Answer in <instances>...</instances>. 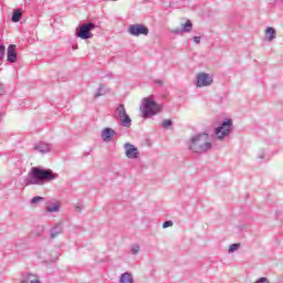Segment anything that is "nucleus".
<instances>
[{"label": "nucleus", "instance_id": "obj_22", "mask_svg": "<svg viewBox=\"0 0 283 283\" xmlns=\"http://www.w3.org/2000/svg\"><path fill=\"white\" fill-rule=\"evenodd\" d=\"M240 249V243H233L229 247V253H233Z\"/></svg>", "mask_w": 283, "mask_h": 283}, {"label": "nucleus", "instance_id": "obj_7", "mask_svg": "<svg viewBox=\"0 0 283 283\" xmlns=\"http://www.w3.org/2000/svg\"><path fill=\"white\" fill-rule=\"evenodd\" d=\"M213 83V77L209 73H199L196 77V85L198 87H209Z\"/></svg>", "mask_w": 283, "mask_h": 283}, {"label": "nucleus", "instance_id": "obj_28", "mask_svg": "<svg viewBox=\"0 0 283 283\" xmlns=\"http://www.w3.org/2000/svg\"><path fill=\"white\" fill-rule=\"evenodd\" d=\"M21 283H39V280L21 281Z\"/></svg>", "mask_w": 283, "mask_h": 283}, {"label": "nucleus", "instance_id": "obj_12", "mask_svg": "<svg viewBox=\"0 0 283 283\" xmlns=\"http://www.w3.org/2000/svg\"><path fill=\"white\" fill-rule=\"evenodd\" d=\"M35 151H40V154H50L52 151V146L50 144H45L40 142L34 146Z\"/></svg>", "mask_w": 283, "mask_h": 283}, {"label": "nucleus", "instance_id": "obj_3", "mask_svg": "<svg viewBox=\"0 0 283 283\" xmlns=\"http://www.w3.org/2000/svg\"><path fill=\"white\" fill-rule=\"evenodd\" d=\"M161 109L163 107L154 99L149 97H145L143 99V105L140 107L143 118H151V116H156V114H159Z\"/></svg>", "mask_w": 283, "mask_h": 283}, {"label": "nucleus", "instance_id": "obj_5", "mask_svg": "<svg viewBox=\"0 0 283 283\" xmlns=\"http://www.w3.org/2000/svg\"><path fill=\"white\" fill-rule=\"evenodd\" d=\"M96 29V24L94 22H87L86 24L80 25V28L76 30V36L78 39H83L84 41H87V39H92L94 34H92V30Z\"/></svg>", "mask_w": 283, "mask_h": 283}, {"label": "nucleus", "instance_id": "obj_2", "mask_svg": "<svg viewBox=\"0 0 283 283\" xmlns=\"http://www.w3.org/2000/svg\"><path fill=\"white\" fill-rule=\"evenodd\" d=\"M211 147L213 145L209 142V134L207 133L198 134L190 139L189 148L195 154H207V151L211 150Z\"/></svg>", "mask_w": 283, "mask_h": 283}, {"label": "nucleus", "instance_id": "obj_4", "mask_svg": "<svg viewBox=\"0 0 283 283\" xmlns=\"http://www.w3.org/2000/svg\"><path fill=\"white\" fill-rule=\"evenodd\" d=\"M231 127H233V122L229 118H226L214 130L218 140L227 138V136L231 134Z\"/></svg>", "mask_w": 283, "mask_h": 283}, {"label": "nucleus", "instance_id": "obj_30", "mask_svg": "<svg viewBox=\"0 0 283 283\" xmlns=\"http://www.w3.org/2000/svg\"><path fill=\"white\" fill-rule=\"evenodd\" d=\"M259 158H260L261 160H263V158H264V151L259 155Z\"/></svg>", "mask_w": 283, "mask_h": 283}, {"label": "nucleus", "instance_id": "obj_13", "mask_svg": "<svg viewBox=\"0 0 283 283\" xmlns=\"http://www.w3.org/2000/svg\"><path fill=\"white\" fill-rule=\"evenodd\" d=\"M277 36V33L275 32V29L273 27H268L265 30V40L271 43Z\"/></svg>", "mask_w": 283, "mask_h": 283}, {"label": "nucleus", "instance_id": "obj_15", "mask_svg": "<svg viewBox=\"0 0 283 283\" xmlns=\"http://www.w3.org/2000/svg\"><path fill=\"white\" fill-rule=\"evenodd\" d=\"M119 120L122 123V127H126V128L132 127V117H129L128 114H126L123 117H119Z\"/></svg>", "mask_w": 283, "mask_h": 283}, {"label": "nucleus", "instance_id": "obj_19", "mask_svg": "<svg viewBox=\"0 0 283 283\" xmlns=\"http://www.w3.org/2000/svg\"><path fill=\"white\" fill-rule=\"evenodd\" d=\"M115 113L117 114L118 118H122L123 116H127V109H125L124 104H119L115 109Z\"/></svg>", "mask_w": 283, "mask_h": 283}, {"label": "nucleus", "instance_id": "obj_6", "mask_svg": "<svg viewBox=\"0 0 283 283\" xmlns=\"http://www.w3.org/2000/svg\"><path fill=\"white\" fill-rule=\"evenodd\" d=\"M128 34L130 36H147L149 34V28L145 24H132L128 28Z\"/></svg>", "mask_w": 283, "mask_h": 283}, {"label": "nucleus", "instance_id": "obj_23", "mask_svg": "<svg viewBox=\"0 0 283 283\" xmlns=\"http://www.w3.org/2000/svg\"><path fill=\"white\" fill-rule=\"evenodd\" d=\"M6 56V45L0 44V61Z\"/></svg>", "mask_w": 283, "mask_h": 283}, {"label": "nucleus", "instance_id": "obj_10", "mask_svg": "<svg viewBox=\"0 0 283 283\" xmlns=\"http://www.w3.org/2000/svg\"><path fill=\"white\" fill-rule=\"evenodd\" d=\"M7 61L17 63V45L10 44L7 50Z\"/></svg>", "mask_w": 283, "mask_h": 283}, {"label": "nucleus", "instance_id": "obj_29", "mask_svg": "<svg viewBox=\"0 0 283 283\" xmlns=\"http://www.w3.org/2000/svg\"><path fill=\"white\" fill-rule=\"evenodd\" d=\"M155 83H156V85H159L160 87H163V85H164V82L160 80H156Z\"/></svg>", "mask_w": 283, "mask_h": 283}, {"label": "nucleus", "instance_id": "obj_24", "mask_svg": "<svg viewBox=\"0 0 283 283\" xmlns=\"http://www.w3.org/2000/svg\"><path fill=\"white\" fill-rule=\"evenodd\" d=\"M140 252V247L139 245H133L132 247V253L133 255H137V253Z\"/></svg>", "mask_w": 283, "mask_h": 283}, {"label": "nucleus", "instance_id": "obj_8", "mask_svg": "<svg viewBox=\"0 0 283 283\" xmlns=\"http://www.w3.org/2000/svg\"><path fill=\"white\" fill-rule=\"evenodd\" d=\"M124 149H125L126 158H129L130 160H135V158H138V156H140V151L133 144H129V143L125 144Z\"/></svg>", "mask_w": 283, "mask_h": 283}, {"label": "nucleus", "instance_id": "obj_20", "mask_svg": "<svg viewBox=\"0 0 283 283\" xmlns=\"http://www.w3.org/2000/svg\"><path fill=\"white\" fill-rule=\"evenodd\" d=\"M59 211V205H53V206H48L46 207V212L48 213H56Z\"/></svg>", "mask_w": 283, "mask_h": 283}, {"label": "nucleus", "instance_id": "obj_27", "mask_svg": "<svg viewBox=\"0 0 283 283\" xmlns=\"http://www.w3.org/2000/svg\"><path fill=\"white\" fill-rule=\"evenodd\" d=\"M192 41L197 44H200L201 38L200 36H193Z\"/></svg>", "mask_w": 283, "mask_h": 283}, {"label": "nucleus", "instance_id": "obj_21", "mask_svg": "<svg viewBox=\"0 0 283 283\" xmlns=\"http://www.w3.org/2000/svg\"><path fill=\"white\" fill-rule=\"evenodd\" d=\"M171 125H174V122L171 119H165L163 122L164 129H169V127H171Z\"/></svg>", "mask_w": 283, "mask_h": 283}, {"label": "nucleus", "instance_id": "obj_17", "mask_svg": "<svg viewBox=\"0 0 283 283\" xmlns=\"http://www.w3.org/2000/svg\"><path fill=\"white\" fill-rule=\"evenodd\" d=\"M21 17H22L21 9H17L12 13L11 21L13 23H19L21 21Z\"/></svg>", "mask_w": 283, "mask_h": 283}, {"label": "nucleus", "instance_id": "obj_26", "mask_svg": "<svg viewBox=\"0 0 283 283\" xmlns=\"http://www.w3.org/2000/svg\"><path fill=\"white\" fill-rule=\"evenodd\" d=\"M169 227H174V221H165L163 223V229H169Z\"/></svg>", "mask_w": 283, "mask_h": 283}, {"label": "nucleus", "instance_id": "obj_18", "mask_svg": "<svg viewBox=\"0 0 283 283\" xmlns=\"http://www.w3.org/2000/svg\"><path fill=\"white\" fill-rule=\"evenodd\" d=\"M107 93V88H105V84H99V87L96 90L94 98H99V96H105Z\"/></svg>", "mask_w": 283, "mask_h": 283}, {"label": "nucleus", "instance_id": "obj_14", "mask_svg": "<svg viewBox=\"0 0 283 283\" xmlns=\"http://www.w3.org/2000/svg\"><path fill=\"white\" fill-rule=\"evenodd\" d=\"M119 283H134V277H132V273H123L119 277Z\"/></svg>", "mask_w": 283, "mask_h": 283}, {"label": "nucleus", "instance_id": "obj_25", "mask_svg": "<svg viewBox=\"0 0 283 283\" xmlns=\"http://www.w3.org/2000/svg\"><path fill=\"white\" fill-rule=\"evenodd\" d=\"M41 200H43V197H39V196L33 197L31 199V205H36V202H41Z\"/></svg>", "mask_w": 283, "mask_h": 283}, {"label": "nucleus", "instance_id": "obj_11", "mask_svg": "<svg viewBox=\"0 0 283 283\" xmlns=\"http://www.w3.org/2000/svg\"><path fill=\"white\" fill-rule=\"evenodd\" d=\"M102 140H104V143H109L112 140V138H114V136H116V130H114L111 127H106L102 130Z\"/></svg>", "mask_w": 283, "mask_h": 283}, {"label": "nucleus", "instance_id": "obj_31", "mask_svg": "<svg viewBox=\"0 0 283 283\" xmlns=\"http://www.w3.org/2000/svg\"><path fill=\"white\" fill-rule=\"evenodd\" d=\"M76 211H81V207H76Z\"/></svg>", "mask_w": 283, "mask_h": 283}, {"label": "nucleus", "instance_id": "obj_1", "mask_svg": "<svg viewBox=\"0 0 283 283\" xmlns=\"http://www.w3.org/2000/svg\"><path fill=\"white\" fill-rule=\"evenodd\" d=\"M59 174L52 171V169H43L39 167L31 168L30 177L24 180L27 186L30 185H45V182H52L56 180Z\"/></svg>", "mask_w": 283, "mask_h": 283}, {"label": "nucleus", "instance_id": "obj_16", "mask_svg": "<svg viewBox=\"0 0 283 283\" xmlns=\"http://www.w3.org/2000/svg\"><path fill=\"white\" fill-rule=\"evenodd\" d=\"M61 233H63V226L56 224L51 230V238L54 239V238H56V235H61Z\"/></svg>", "mask_w": 283, "mask_h": 283}, {"label": "nucleus", "instance_id": "obj_9", "mask_svg": "<svg viewBox=\"0 0 283 283\" xmlns=\"http://www.w3.org/2000/svg\"><path fill=\"white\" fill-rule=\"evenodd\" d=\"M193 30V23H191V20H187L185 24H182V28H176L171 29L170 32L172 34H182L184 32H191Z\"/></svg>", "mask_w": 283, "mask_h": 283}]
</instances>
